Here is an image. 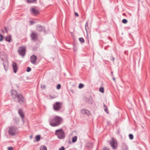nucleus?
Listing matches in <instances>:
<instances>
[{
  "mask_svg": "<svg viewBox=\"0 0 150 150\" xmlns=\"http://www.w3.org/2000/svg\"><path fill=\"white\" fill-rule=\"evenodd\" d=\"M62 120L61 117L56 116L50 120V125L53 127L59 126L62 122Z\"/></svg>",
  "mask_w": 150,
  "mask_h": 150,
  "instance_id": "obj_1",
  "label": "nucleus"
},
{
  "mask_svg": "<svg viewBox=\"0 0 150 150\" xmlns=\"http://www.w3.org/2000/svg\"><path fill=\"white\" fill-rule=\"evenodd\" d=\"M11 95L13 98L17 99L18 102L20 104L24 103L25 100L23 96L21 94H17L16 91H12Z\"/></svg>",
  "mask_w": 150,
  "mask_h": 150,
  "instance_id": "obj_2",
  "label": "nucleus"
},
{
  "mask_svg": "<svg viewBox=\"0 0 150 150\" xmlns=\"http://www.w3.org/2000/svg\"><path fill=\"white\" fill-rule=\"evenodd\" d=\"M8 132L10 135L15 136L18 133V128L13 126L10 127H9Z\"/></svg>",
  "mask_w": 150,
  "mask_h": 150,
  "instance_id": "obj_3",
  "label": "nucleus"
},
{
  "mask_svg": "<svg viewBox=\"0 0 150 150\" xmlns=\"http://www.w3.org/2000/svg\"><path fill=\"white\" fill-rule=\"evenodd\" d=\"M55 134L57 136L58 138L59 139H63L65 137L64 133L62 129L56 130Z\"/></svg>",
  "mask_w": 150,
  "mask_h": 150,
  "instance_id": "obj_4",
  "label": "nucleus"
},
{
  "mask_svg": "<svg viewBox=\"0 0 150 150\" xmlns=\"http://www.w3.org/2000/svg\"><path fill=\"white\" fill-rule=\"evenodd\" d=\"M26 51L25 47L21 46L19 47L18 52L19 55L23 57L25 54Z\"/></svg>",
  "mask_w": 150,
  "mask_h": 150,
  "instance_id": "obj_5",
  "label": "nucleus"
},
{
  "mask_svg": "<svg viewBox=\"0 0 150 150\" xmlns=\"http://www.w3.org/2000/svg\"><path fill=\"white\" fill-rule=\"evenodd\" d=\"M110 144L112 148L115 149L117 147V142L116 140L114 138H112L111 140L110 141Z\"/></svg>",
  "mask_w": 150,
  "mask_h": 150,
  "instance_id": "obj_6",
  "label": "nucleus"
},
{
  "mask_svg": "<svg viewBox=\"0 0 150 150\" xmlns=\"http://www.w3.org/2000/svg\"><path fill=\"white\" fill-rule=\"evenodd\" d=\"M61 103L59 102H56L53 105V108L54 110L56 111H58L61 108Z\"/></svg>",
  "mask_w": 150,
  "mask_h": 150,
  "instance_id": "obj_7",
  "label": "nucleus"
},
{
  "mask_svg": "<svg viewBox=\"0 0 150 150\" xmlns=\"http://www.w3.org/2000/svg\"><path fill=\"white\" fill-rule=\"evenodd\" d=\"M30 36L32 40L36 41L38 39V35L37 33L33 32L30 34Z\"/></svg>",
  "mask_w": 150,
  "mask_h": 150,
  "instance_id": "obj_8",
  "label": "nucleus"
},
{
  "mask_svg": "<svg viewBox=\"0 0 150 150\" xmlns=\"http://www.w3.org/2000/svg\"><path fill=\"white\" fill-rule=\"evenodd\" d=\"M36 30L38 32H43L45 33L46 32V30L42 26L40 25H37L36 26Z\"/></svg>",
  "mask_w": 150,
  "mask_h": 150,
  "instance_id": "obj_9",
  "label": "nucleus"
},
{
  "mask_svg": "<svg viewBox=\"0 0 150 150\" xmlns=\"http://www.w3.org/2000/svg\"><path fill=\"white\" fill-rule=\"evenodd\" d=\"M37 59V57L33 54L30 57V62L33 64H36V61Z\"/></svg>",
  "mask_w": 150,
  "mask_h": 150,
  "instance_id": "obj_10",
  "label": "nucleus"
},
{
  "mask_svg": "<svg viewBox=\"0 0 150 150\" xmlns=\"http://www.w3.org/2000/svg\"><path fill=\"white\" fill-rule=\"evenodd\" d=\"M12 65L14 72V73H16L18 70L16 63L15 62H13L12 63Z\"/></svg>",
  "mask_w": 150,
  "mask_h": 150,
  "instance_id": "obj_11",
  "label": "nucleus"
},
{
  "mask_svg": "<svg viewBox=\"0 0 150 150\" xmlns=\"http://www.w3.org/2000/svg\"><path fill=\"white\" fill-rule=\"evenodd\" d=\"M18 113L20 117H21L22 120L24 122V113L21 109H19L18 110Z\"/></svg>",
  "mask_w": 150,
  "mask_h": 150,
  "instance_id": "obj_12",
  "label": "nucleus"
},
{
  "mask_svg": "<svg viewBox=\"0 0 150 150\" xmlns=\"http://www.w3.org/2000/svg\"><path fill=\"white\" fill-rule=\"evenodd\" d=\"M81 112L83 114H85L88 116H89L91 115L90 112L88 110L83 109L81 110Z\"/></svg>",
  "mask_w": 150,
  "mask_h": 150,
  "instance_id": "obj_13",
  "label": "nucleus"
},
{
  "mask_svg": "<svg viewBox=\"0 0 150 150\" xmlns=\"http://www.w3.org/2000/svg\"><path fill=\"white\" fill-rule=\"evenodd\" d=\"M3 65L5 69L7 71L8 65V61L7 60L4 61L3 62Z\"/></svg>",
  "mask_w": 150,
  "mask_h": 150,
  "instance_id": "obj_14",
  "label": "nucleus"
},
{
  "mask_svg": "<svg viewBox=\"0 0 150 150\" xmlns=\"http://www.w3.org/2000/svg\"><path fill=\"white\" fill-rule=\"evenodd\" d=\"M31 12L33 13V14L34 15H36L39 13V11L34 8H31Z\"/></svg>",
  "mask_w": 150,
  "mask_h": 150,
  "instance_id": "obj_15",
  "label": "nucleus"
},
{
  "mask_svg": "<svg viewBox=\"0 0 150 150\" xmlns=\"http://www.w3.org/2000/svg\"><path fill=\"white\" fill-rule=\"evenodd\" d=\"M5 40L9 42H10L11 41V37L10 35L7 36L5 38Z\"/></svg>",
  "mask_w": 150,
  "mask_h": 150,
  "instance_id": "obj_16",
  "label": "nucleus"
},
{
  "mask_svg": "<svg viewBox=\"0 0 150 150\" xmlns=\"http://www.w3.org/2000/svg\"><path fill=\"white\" fill-rule=\"evenodd\" d=\"M85 29L86 33H87V34L88 30L89 29L88 22L87 21L86 22V23L85 24Z\"/></svg>",
  "mask_w": 150,
  "mask_h": 150,
  "instance_id": "obj_17",
  "label": "nucleus"
},
{
  "mask_svg": "<svg viewBox=\"0 0 150 150\" xmlns=\"http://www.w3.org/2000/svg\"><path fill=\"white\" fill-rule=\"evenodd\" d=\"M77 137L76 136H75L73 137L72 138V142L73 143L76 142L77 140Z\"/></svg>",
  "mask_w": 150,
  "mask_h": 150,
  "instance_id": "obj_18",
  "label": "nucleus"
},
{
  "mask_svg": "<svg viewBox=\"0 0 150 150\" xmlns=\"http://www.w3.org/2000/svg\"><path fill=\"white\" fill-rule=\"evenodd\" d=\"M40 139V135H38L35 137V140L37 142H39Z\"/></svg>",
  "mask_w": 150,
  "mask_h": 150,
  "instance_id": "obj_19",
  "label": "nucleus"
},
{
  "mask_svg": "<svg viewBox=\"0 0 150 150\" xmlns=\"http://www.w3.org/2000/svg\"><path fill=\"white\" fill-rule=\"evenodd\" d=\"M14 124H17L19 122V120L18 118H15L13 119Z\"/></svg>",
  "mask_w": 150,
  "mask_h": 150,
  "instance_id": "obj_20",
  "label": "nucleus"
},
{
  "mask_svg": "<svg viewBox=\"0 0 150 150\" xmlns=\"http://www.w3.org/2000/svg\"><path fill=\"white\" fill-rule=\"evenodd\" d=\"M40 149V150H47L46 147L44 146H41Z\"/></svg>",
  "mask_w": 150,
  "mask_h": 150,
  "instance_id": "obj_21",
  "label": "nucleus"
},
{
  "mask_svg": "<svg viewBox=\"0 0 150 150\" xmlns=\"http://www.w3.org/2000/svg\"><path fill=\"white\" fill-rule=\"evenodd\" d=\"M103 106H104V110H105V111L106 113H108V108H107L106 106L104 104Z\"/></svg>",
  "mask_w": 150,
  "mask_h": 150,
  "instance_id": "obj_22",
  "label": "nucleus"
},
{
  "mask_svg": "<svg viewBox=\"0 0 150 150\" xmlns=\"http://www.w3.org/2000/svg\"><path fill=\"white\" fill-rule=\"evenodd\" d=\"M79 41L81 43H83L84 42V40L83 38H79Z\"/></svg>",
  "mask_w": 150,
  "mask_h": 150,
  "instance_id": "obj_23",
  "label": "nucleus"
},
{
  "mask_svg": "<svg viewBox=\"0 0 150 150\" xmlns=\"http://www.w3.org/2000/svg\"><path fill=\"white\" fill-rule=\"evenodd\" d=\"M99 91L101 93H103L104 92V88L103 87H100L99 88Z\"/></svg>",
  "mask_w": 150,
  "mask_h": 150,
  "instance_id": "obj_24",
  "label": "nucleus"
},
{
  "mask_svg": "<svg viewBox=\"0 0 150 150\" xmlns=\"http://www.w3.org/2000/svg\"><path fill=\"white\" fill-rule=\"evenodd\" d=\"M27 2L29 3H33L36 1V0H27Z\"/></svg>",
  "mask_w": 150,
  "mask_h": 150,
  "instance_id": "obj_25",
  "label": "nucleus"
},
{
  "mask_svg": "<svg viewBox=\"0 0 150 150\" xmlns=\"http://www.w3.org/2000/svg\"><path fill=\"white\" fill-rule=\"evenodd\" d=\"M122 22L124 24H126L127 22V19H124L122 21Z\"/></svg>",
  "mask_w": 150,
  "mask_h": 150,
  "instance_id": "obj_26",
  "label": "nucleus"
},
{
  "mask_svg": "<svg viewBox=\"0 0 150 150\" xmlns=\"http://www.w3.org/2000/svg\"><path fill=\"white\" fill-rule=\"evenodd\" d=\"M84 86L83 85V84L80 83L79 84V89H81Z\"/></svg>",
  "mask_w": 150,
  "mask_h": 150,
  "instance_id": "obj_27",
  "label": "nucleus"
},
{
  "mask_svg": "<svg viewBox=\"0 0 150 150\" xmlns=\"http://www.w3.org/2000/svg\"><path fill=\"white\" fill-rule=\"evenodd\" d=\"M129 137L130 139H133V136L132 134H130L129 135Z\"/></svg>",
  "mask_w": 150,
  "mask_h": 150,
  "instance_id": "obj_28",
  "label": "nucleus"
},
{
  "mask_svg": "<svg viewBox=\"0 0 150 150\" xmlns=\"http://www.w3.org/2000/svg\"><path fill=\"white\" fill-rule=\"evenodd\" d=\"M31 68L29 67H28L27 68V69L26 70V71L27 72H29L30 71H31Z\"/></svg>",
  "mask_w": 150,
  "mask_h": 150,
  "instance_id": "obj_29",
  "label": "nucleus"
},
{
  "mask_svg": "<svg viewBox=\"0 0 150 150\" xmlns=\"http://www.w3.org/2000/svg\"><path fill=\"white\" fill-rule=\"evenodd\" d=\"M61 85L60 84H58L57 86V89H59L61 88Z\"/></svg>",
  "mask_w": 150,
  "mask_h": 150,
  "instance_id": "obj_30",
  "label": "nucleus"
},
{
  "mask_svg": "<svg viewBox=\"0 0 150 150\" xmlns=\"http://www.w3.org/2000/svg\"><path fill=\"white\" fill-rule=\"evenodd\" d=\"M0 41H1L2 40L3 38H4V36L1 34H0Z\"/></svg>",
  "mask_w": 150,
  "mask_h": 150,
  "instance_id": "obj_31",
  "label": "nucleus"
},
{
  "mask_svg": "<svg viewBox=\"0 0 150 150\" xmlns=\"http://www.w3.org/2000/svg\"><path fill=\"white\" fill-rule=\"evenodd\" d=\"M122 147H124L125 148V149H127V148H128L127 147V145H126L125 144H124L123 145Z\"/></svg>",
  "mask_w": 150,
  "mask_h": 150,
  "instance_id": "obj_32",
  "label": "nucleus"
},
{
  "mask_svg": "<svg viewBox=\"0 0 150 150\" xmlns=\"http://www.w3.org/2000/svg\"><path fill=\"white\" fill-rule=\"evenodd\" d=\"M59 150H65V148L64 146H62L59 149Z\"/></svg>",
  "mask_w": 150,
  "mask_h": 150,
  "instance_id": "obj_33",
  "label": "nucleus"
},
{
  "mask_svg": "<svg viewBox=\"0 0 150 150\" xmlns=\"http://www.w3.org/2000/svg\"><path fill=\"white\" fill-rule=\"evenodd\" d=\"M13 148L12 146L8 147V150H13Z\"/></svg>",
  "mask_w": 150,
  "mask_h": 150,
  "instance_id": "obj_34",
  "label": "nucleus"
},
{
  "mask_svg": "<svg viewBox=\"0 0 150 150\" xmlns=\"http://www.w3.org/2000/svg\"><path fill=\"white\" fill-rule=\"evenodd\" d=\"M4 30H5L6 31V33H7L8 30V28H7L6 27H4Z\"/></svg>",
  "mask_w": 150,
  "mask_h": 150,
  "instance_id": "obj_35",
  "label": "nucleus"
},
{
  "mask_svg": "<svg viewBox=\"0 0 150 150\" xmlns=\"http://www.w3.org/2000/svg\"><path fill=\"white\" fill-rule=\"evenodd\" d=\"M45 86L44 85H41V88L42 89L45 88Z\"/></svg>",
  "mask_w": 150,
  "mask_h": 150,
  "instance_id": "obj_36",
  "label": "nucleus"
},
{
  "mask_svg": "<svg viewBox=\"0 0 150 150\" xmlns=\"http://www.w3.org/2000/svg\"><path fill=\"white\" fill-rule=\"evenodd\" d=\"M103 150H110L109 149L106 147H104Z\"/></svg>",
  "mask_w": 150,
  "mask_h": 150,
  "instance_id": "obj_37",
  "label": "nucleus"
},
{
  "mask_svg": "<svg viewBox=\"0 0 150 150\" xmlns=\"http://www.w3.org/2000/svg\"><path fill=\"white\" fill-rule=\"evenodd\" d=\"M30 23L31 25L33 24L34 23V21H30Z\"/></svg>",
  "mask_w": 150,
  "mask_h": 150,
  "instance_id": "obj_38",
  "label": "nucleus"
},
{
  "mask_svg": "<svg viewBox=\"0 0 150 150\" xmlns=\"http://www.w3.org/2000/svg\"><path fill=\"white\" fill-rule=\"evenodd\" d=\"M75 16H76L78 17L79 16L78 14L77 13H75Z\"/></svg>",
  "mask_w": 150,
  "mask_h": 150,
  "instance_id": "obj_39",
  "label": "nucleus"
},
{
  "mask_svg": "<svg viewBox=\"0 0 150 150\" xmlns=\"http://www.w3.org/2000/svg\"><path fill=\"white\" fill-rule=\"evenodd\" d=\"M111 74H112V76L113 77V72L112 71H111Z\"/></svg>",
  "mask_w": 150,
  "mask_h": 150,
  "instance_id": "obj_40",
  "label": "nucleus"
},
{
  "mask_svg": "<svg viewBox=\"0 0 150 150\" xmlns=\"http://www.w3.org/2000/svg\"><path fill=\"white\" fill-rule=\"evenodd\" d=\"M114 59H115V58H114V57H112V60L113 61H114Z\"/></svg>",
  "mask_w": 150,
  "mask_h": 150,
  "instance_id": "obj_41",
  "label": "nucleus"
},
{
  "mask_svg": "<svg viewBox=\"0 0 150 150\" xmlns=\"http://www.w3.org/2000/svg\"><path fill=\"white\" fill-rule=\"evenodd\" d=\"M113 80L114 81H115V79L114 77H113Z\"/></svg>",
  "mask_w": 150,
  "mask_h": 150,
  "instance_id": "obj_42",
  "label": "nucleus"
},
{
  "mask_svg": "<svg viewBox=\"0 0 150 150\" xmlns=\"http://www.w3.org/2000/svg\"><path fill=\"white\" fill-rule=\"evenodd\" d=\"M51 98L52 99H53L54 98L52 97V96H51Z\"/></svg>",
  "mask_w": 150,
  "mask_h": 150,
  "instance_id": "obj_43",
  "label": "nucleus"
},
{
  "mask_svg": "<svg viewBox=\"0 0 150 150\" xmlns=\"http://www.w3.org/2000/svg\"><path fill=\"white\" fill-rule=\"evenodd\" d=\"M138 1H140V0H138Z\"/></svg>",
  "mask_w": 150,
  "mask_h": 150,
  "instance_id": "obj_44",
  "label": "nucleus"
}]
</instances>
